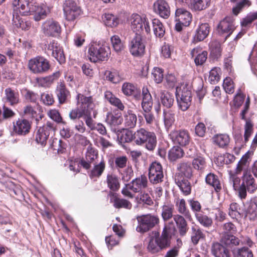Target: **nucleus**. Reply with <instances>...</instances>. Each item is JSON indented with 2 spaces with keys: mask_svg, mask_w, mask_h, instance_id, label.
<instances>
[{
  "mask_svg": "<svg viewBox=\"0 0 257 257\" xmlns=\"http://www.w3.org/2000/svg\"><path fill=\"white\" fill-rule=\"evenodd\" d=\"M13 5L19 9L20 13L22 15L34 14V19L36 21L44 19L47 16L46 8L39 6L38 4L29 0H14Z\"/></svg>",
  "mask_w": 257,
  "mask_h": 257,
  "instance_id": "1",
  "label": "nucleus"
},
{
  "mask_svg": "<svg viewBox=\"0 0 257 257\" xmlns=\"http://www.w3.org/2000/svg\"><path fill=\"white\" fill-rule=\"evenodd\" d=\"M89 58L94 63L106 61L110 54L109 46L100 43L91 44L88 49Z\"/></svg>",
  "mask_w": 257,
  "mask_h": 257,
  "instance_id": "2",
  "label": "nucleus"
},
{
  "mask_svg": "<svg viewBox=\"0 0 257 257\" xmlns=\"http://www.w3.org/2000/svg\"><path fill=\"white\" fill-rule=\"evenodd\" d=\"M92 98V96L87 97L80 93L78 94L77 99L78 106L70 111L69 113L70 118L75 120L83 117L87 108H90L92 106V104H89Z\"/></svg>",
  "mask_w": 257,
  "mask_h": 257,
  "instance_id": "3",
  "label": "nucleus"
},
{
  "mask_svg": "<svg viewBox=\"0 0 257 257\" xmlns=\"http://www.w3.org/2000/svg\"><path fill=\"white\" fill-rule=\"evenodd\" d=\"M138 225L136 228L138 232H146L154 228L160 222V219L157 215L148 214L137 218Z\"/></svg>",
  "mask_w": 257,
  "mask_h": 257,
  "instance_id": "4",
  "label": "nucleus"
},
{
  "mask_svg": "<svg viewBox=\"0 0 257 257\" xmlns=\"http://www.w3.org/2000/svg\"><path fill=\"white\" fill-rule=\"evenodd\" d=\"M50 67L49 61L42 56H37L30 59L28 68L34 74H42L47 72Z\"/></svg>",
  "mask_w": 257,
  "mask_h": 257,
  "instance_id": "5",
  "label": "nucleus"
},
{
  "mask_svg": "<svg viewBox=\"0 0 257 257\" xmlns=\"http://www.w3.org/2000/svg\"><path fill=\"white\" fill-rule=\"evenodd\" d=\"M65 19L69 22L74 21L82 14L80 7L72 0H67L63 4Z\"/></svg>",
  "mask_w": 257,
  "mask_h": 257,
  "instance_id": "6",
  "label": "nucleus"
},
{
  "mask_svg": "<svg viewBox=\"0 0 257 257\" xmlns=\"http://www.w3.org/2000/svg\"><path fill=\"white\" fill-rule=\"evenodd\" d=\"M220 35L225 36V40L228 38L236 29L233 17L227 16L220 21L217 27Z\"/></svg>",
  "mask_w": 257,
  "mask_h": 257,
  "instance_id": "7",
  "label": "nucleus"
},
{
  "mask_svg": "<svg viewBox=\"0 0 257 257\" xmlns=\"http://www.w3.org/2000/svg\"><path fill=\"white\" fill-rule=\"evenodd\" d=\"M130 52L135 57H141L145 52V44L140 34H136L128 45Z\"/></svg>",
  "mask_w": 257,
  "mask_h": 257,
  "instance_id": "8",
  "label": "nucleus"
},
{
  "mask_svg": "<svg viewBox=\"0 0 257 257\" xmlns=\"http://www.w3.org/2000/svg\"><path fill=\"white\" fill-rule=\"evenodd\" d=\"M54 130V124L49 121L42 127H40L36 133L35 140L37 143L42 146L45 145L50 133L53 132Z\"/></svg>",
  "mask_w": 257,
  "mask_h": 257,
  "instance_id": "9",
  "label": "nucleus"
},
{
  "mask_svg": "<svg viewBox=\"0 0 257 257\" xmlns=\"http://www.w3.org/2000/svg\"><path fill=\"white\" fill-rule=\"evenodd\" d=\"M43 33L47 36L56 37L60 34L61 28L59 23L53 19L45 21L41 27Z\"/></svg>",
  "mask_w": 257,
  "mask_h": 257,
  "instance_id": "10",
  "label": "nucleus"
},
{
  "mask_svg": "<svg viewBox=\"0 0 257 257\" xmlns=\"http://www.w3.org/2000/svg\"><path fill=\"white\" fill-rule=\"evenodd\" d=\"M169 136L175 144L181 146L189 145L191 140L188 131L185 130H174L170 133Z\"/></svg>",
  "mask_w": 257,
  "mask_h": 257,
  "instance_id": "11",
  "label": "nucleus"
},
{
  "mask_svg": "<svg viewBox=\"0 0 257 257\" xmlns=\"http://www.w3.org/2000/svg\"><path fill=\"white\" fill-rule=\"evenodd\" d=\"M164 174L162 167L160 163L154 162L149 168V178L150 182L156 184L163 181Z\"/></svg>",
  "mask_w": 257,
  "mask_h": 257,
  "instance_id": "12",
  "label": "nucleus"
},
{
  "mask_svg": "<svg viewBox=\"0 0 257 257\" xmlns=\"http://www.w3.org/2000/svg\"><path fill=\"white\" fill-rule=\"evenodd\" d=\"M98 157V152L92 147V144L88 146L85 153V157L82 158L80 164L84 169L88 170L91 168V164Z\"/></svg>",
  "mask_w": 257,
  "mask_h": 257,
  "instance_id": "13",
  "label": "nucleus"
},
{
  "mask_svg": "<svg viewBox=\"0 0 257 257\" xmlns=\"http://www.w3.org/2000/svg\"><path fill=\"white\" fill-rule=\"evenodd\" d=\"M31 122L26 119L19 118L13 122V132L16 135L25 136L29 133Z\"/></svg>",
  "mask_w": 257,
  "mask_h": 257,
  "instance_id": "14",
  "label": "nucleus"
},
{
  "mask_svg": "<svg viewBox=\"0 0 257 257\" xmlns=\"http://www.w3.org/2000/svg\"><path fill=\"white\" fill-rule=\"evenodd\" d=\"M154 12L164 19L169 17L171 13L170 7L165 0H157L154 4Z\"/></svg>",
  "mask_w": 257,
  "mask_h": 257,
  "instance_id": "15",
  "label": "nucleus"
},
{
  "mask_svg": "<svg viewBox=\"0 0 257 257\" xmlns=\"http://www.w3.org/2000/svg\"><path fill=\"white\" fill-rule=\"evenodd\" d=\"M48 50L50 51L52 56L60 64L65 62V57L62 47L55 41L51 42L48 46Z\"/></svg>",
  "mask_w": 257,
  "mask_h": 257,
  "instance_id": "16",
  "label": "nucleus"
},
{
  "mask_svg": "<svg viewBox=\"0 0 257 257\" xmlns=\"http://www.w3.org/2000/svg\"><path fill=\"white\" fill-rule=\"evenodd\" d=\"M185 218L184 216L178 214H175L173 216V220L176 224V229H178V233L180 236H185L189 229Z\"/></svg>",
  "mask_w": 257,
  "mask_h": 257,
  "instance_id": "17",
  "label": "nucleus"
},
{
  "mask_svg": "<svg viewBox=\"0 0 257 257\" xmlns=\"http://www.w3.org/2000/svg\"><path fill=\"white\" fill-rule=\"evenodd\" d=\"M177 170L178 172L175 177H179L190 178L192 175V169L191 164L187 162H181L177 165Z\"/></svg>",
  "mask_w": 257,
  "mask_h": 257,
  "instance_id": "18",
  "label": "nucleus"
},
{
  "mask_svg": "<svg viewBox=\"0 0 257 257\" xmlns=\"http://www.w3.org/2000/svg\"><path fill=\"white\" fill-rule=\"evenodd\" d=\"M191 14L183 8L177 9L175 12L176 21L181 23L183 26H188L192 21Z\"/></svg>",
  "mask_w": 257,
  "mask_h": 257,
  "instance_id": "19",
  "label": "nucleus"
},
{
  "mask_svg": "<svg viewBox=\"0 0 257 257\" xmlns=\"http://www.w3.org/2000/svg\"><path fill=\"white\" fill-rule=\"evenodd\" d=\"M191 92L184 89L182 91L180 99L177 98V102L180 108L183 110H186L190 105L191 101Z\"/></svg>",
  "mask_w": 257,
  "mask_h": 257,
  "instance_id": "20",
  "label": "nucleus"
},
{
  "mask_svg": "<svg viewBox=\"0 0 257 257\" xmlns=\"http://www.w3.org/2000/svg\"><path fill=\"white\" fill-rule=\"evenodd\" d=\"M172 235L166 230H163L160 236L159 232L155 233V237L157 238L161 250L170 246Z\"/></svg>",
  "mask_w": 257,
  "mask_h": 257,
  "instance_id": "21",
  "label": "nucleus"
},
{
  "mask_svg": "<svg viewBox=\"0 0 257 257\" xmlns=\"http://www.w3.org/2000/svg\"><path fill=\"white\" fill-rule=\"evenodd\" d=\"M212 140L214 145L222 149H226L230 141L229 136L226 134H216L213 137Z\"/></svg>",
  "mask_w": 257,
  "mask_h": 257,
  "instance_id": "22",
  "label": "nucleus"
},
{
  "mask_svg": "<svg viewBox=\"0 0 257 257\" xmlns=\"http://www.w3.org/2000/svg\"><path fill=\"white\" fill-rule=\"evenodd\" d=\"M191 55L195 57L194 62L196 66L203 65L206 61L208 53L206 51H201L200 48H195L192 50Z\"/></svg>",
  "mask_w": 257,
  "mask_h": 257,
  "instance_id": "23",
  "label": "nucleus"
},
{
  "mask_svg": "<svg viewBox=\"0 0 257 257\" xmlns=\"http://www.w3.org/2000/svg\"><path fill=\"white\" fill-rule=\"evenodd\" d=\"M129 184L133 188V192H139L142 189L147 187L148 179L145 175H141L140 177L134 179Z\"/></svg>",
  "mask_w": 257,
  "mask_h": 257,
  "instance_id": "24",
  "label": "nucleus"
},
{
  "mask_svg": "<svg viewBox=\"0 0 257 257\" xmlns=\"http://www.w3.org/2000/svg\"><path fill=\"white\" fill-rule=\"evenodd\" d=\"M175 203L178 213L180 215L184 216L186 219L189 220H192L191 213L187 208L185 199L178 198L175 200Z\"/></svg>",
  "mask_w": 257,
  "mask_h": 257,
  "instance_id": "25",
  "label": "nucleus"
},
{
  "mask_svg": "<svg viewBox=\"0 0 257 257\" xmlns=\"http://www.w3.org/2000/svg\"><path fill=\"white\" fill-rule=\"evenodd\" d=\"M210 26L208 23H203L199 26L196 30L194 40L197 42L202 41L208 35Z\"/></svg>",
  "mask_w": 257,
  "mask_h": 257,
  "instance_id": "26",
  "label": "nucleus"
},
{
  "mask_svg": "<svg viewBox=\"0 0 257 257\" xmlns=\"http://www.w3.org/2000/svg\"><path fill=\"white\" fill-rule=\"evenodd\" d=\"M121 90L125 95L133 96L136 99L140 96V90L136 86L131 83H124L122 85Z\"/></svg>",
  "mask_w": 257,
  "mask_h": 257,
  "instance_id": "27",
  "label": "nucleus"
},
{
  "mask_svg": "<svg viewBox=\"0 0 257 257\" xmlns=\"http://www.w3.org/2000/svg\"><path fill=\"white\" fill-rule=\"evenodd\" d=\"M187 179L184 177H180V176L175 177L176 184L185 195H189L191 192V186Z\"/></svg>",
  "mask_w": 257,
  "mask_h": 257,
  "instance_id": "28",
  "label": "nucleus"
},
{
  "mask_svg": "<svg viewBox=\"0 0 257 257\" xmlns=\"http://www.w3.org/2000/svg\"><path fill=\"white\" fill-rule=\"evenodd\" d=\"M56 93L58 99L59 103H65L68 98L70 96L69 91L66 88L65 84L61 83L59 84L56 90Z\"/></svg>",
  "mask_w": 257,
  "mask_h": 257,
  "instance_id": "29",
  "label": "nucleus"
},
{
  "mask_svg": "<svg viewBox=\"0 0 257 257\" xmlns=\"http://www.w3.org/2000/svg\"><path fill=\"white\" fill-rule=\"evenodd\" d=\"M211 250L215 257H230L228 250L218 242L212 244Z\"/></svg>",
  "mask_w": 257,
  "mask_h": 257,
  "instance_id": "30",
  "label": "nucleus"
},
{
  "mask_svg": "<svg viewBox=\"0 0 257 257\" xmlns=\"http://www.w3.org/2000/svg\"><path fill=\"white\" fill-rule=\"evenodd\" d=\"M242 184L247 188L249 192L252 193L257 189V185L254 182V178L247 171L244 172Z\"/></svg>",
  "mask_w": 257,
  "mask_h": 257,
  "instance_id": "31",
  "label": "nucleus"
},
{
  "mask_svg": "<svg viewBox=\"0 0 257 257\" xmlns=\"http://www.w3.org/2000/svg\"><path fill=\"white\" fill-rule=\"evenodd\" d=\"M5 99L12 106L18 104L20 102V96L18 92L11 88H7L5 90Z\"/></svg>",
  "mask_w": 257,
  "mask_h": 257,
  "instance_id": "32",
  "label": "nucleus"
},
{
  "mask_svg": "<svg viewBox=\"0 0 257 257\" xmlns=\"http://www.w3.org/2000/svg\"><path fill=\"white\" fill-rule=\"evenodd\" d=\"M143 99L142 107L143 110H151L153 107V99L152 96L147 87L142 89Z\"/></svg>",
  "mask_w": 257,
  "mask_h": 257,
  "instance_id": "33",
  "label": "nucleus"
},
{
  "mask_svg": "<svg viewBox=\"0 0 257 257\" xmlns=\"http://www.w3.org/2000/svg\"><path fill=\"white\" fill-rule=\"evenodd\" d=\"M131 28L136 34L141 32L143 31V23L144 19L138 14H134L131 17Z\"/></svg>",
  "mask_w": 257,
  "mask_h": 257,
  "instance_id": "34",
  "label": "nucleus"
},
{
  "mask_svg": "<svg viewBox=\"0 0 257 257\" xmlns=\"http://www.w3.org/2000/svg\"><path fill=\"white\" fill-rule=\"evenodd\" d=\"M106 183L108 188L112 191L115 192L119 189V179L115 174H108L106 176Z\"/></svg>",
  "mask_w": 257,
  "mask_h": 257,
  "instance_id": "35",
  "label": "nucleus"
},
{
  "mask_svg": "<svg viewBox=\"0 0 257 257\" xmlns=\"http://www.w3.org/2000/svg\"><path fill=\"white\" fill-rule=\"evenodd\" d=\"M17 8L14 9V14L13 15V24L17 27L21 28L22 30H28L31 27V23L28 21L24 22L20 18V16L17 12Z\"/></svg>",
  "mask_w": 257,
  "mask_h": 257,
  "instance_id": "36",
  "label": "nucleus"
},
{
  "mask_svg": "<svg viewBox=\"0 0 257 257\" xmlns=\"http://www.w3.org/2000/svg\"><path fill=\"white\" fill-rule=\"evenodd\" d=\"M205 181L207 184L213 187L217 192L220 191L222 189L218 177L213 173H210L207 174L205 178Z\"/></svg>",
  "mask_w": 257,
  "mask_h": 257,
  "instance_id": "37",
  "label": "nucleus"
},
{
  "mask_svg": "<svg viewBox=\"0 0 257 257\" xmlns=\"http://www.w3.org/2000/svg\"><path fill=\"white\" fill-rule=\"evenodd\" d=\"M160 101L163 106L170 108L174 102V96L168 91L162 90L160 94Z\"/></svg>",
  "mask_w": 257,
  "mask_h": 257,
  "instance_id": "38",
  "label": "nucleus"
},
{
  "mask_svg": "<svg viewBox=\"0 0 257 257\" xmlns=\"http://www.w3.org/2000/svg\"><path fill=\"white\" fill-rule=\"evenodd\" d=\"M221 242L228 247H232L239 245V239L233 234H222L220 239Z\"/></svg>",
  "mask_w": 257,
  "mask_h": 257,
  "instance_id": "39",
  "label": "nucleus"
},
{
  "mask_svg": "<svg viewBox=\"0 0 257 257\" xmlns=\"http://www.w3.org/2000/svg\"><path fill=\"white\" fill-rule=\"evenodd\" d=\"M60 75V72L59 71H56L49 76L38 78L37 82L39 85L42 87H47L52 84L54 81L58 79Z\"/></svg>",
  "mask_w": 257,
  "mask_h": 257,
  "instance_id": "40",
  "label": "nucleus"
},
{
  "mask_svg": "<svg viewBox=\"0 0 257 257\" xmlns=\"http://www.w3.org/2000/svg\"><path fill=\"white\" fill-rule=\"evenodd\" d=\"M112 194L113 198L111 199V202H113V206L115 208H123L127 209H131L132 208V204L129 201L124 199L119 198L114 195V193Z\"/></svg>",
  "mask_w": 257,
  "mask_h": 257,
  "instance_id": "41",
  "label": "nucleus"
},
{
  "mask_svg": "<svg viewBox=\"0 0 257 257\" xmlns=\"http://www.w3.org/2000/svg\"><path fill=\"white\" fill-rule=\"evenodd\" d=\"M105 168V163L102 160L98 164L94 165L93 168L89 172L91 178H99L103 173Z\"/></svg>",
  "mask_w": 257,
  "mask_h": 257,
  "instance_id": "42",
  "label": "nucleus"
},
{
  "mask_svg": "<svg viewBox=\"0 0 257 257\" xmlns=\"http://www.w3.org/2000/svg\"><path fill=\"white\" fill-rule=\"evenodd\" d=\"M104 97L111 105L117 107L121 110H123L124 109V106L121 102V100L119 98L116 97L111 92L106 91L104 93Z\"/></svg>",
  "mask_w": 257,
  "mask_h": 257,
  "instance_id": "43",
  "label": "nucleus"
},
{
  "mask_svg": "<svg viewBox=\"0 0 257 257\" xmlns=\"http://www.w3.org/2000/svg\"><path fill=\"white\" fill-rule=\"evenodd\" d=\"M89 104H92V106L90 108H87L83 117H84V120L87 126L89 127L91 130H94L95 125L93 123V120L92 119L91 114V111H93L95 107V104L93 102V98H92L90 102H89Z\"/></svg>",
  "mask_w": 257,
  "mask_h": 257,
  "instance_id": "44",
  "label": "nucleus"
},
{
  "mask_svg": "<svg viewBox=\"0 0 257 257\" xmlns=\"http://www.w3.org/2000/svg\"><path fill=\"white\" fill-rule=\"evenodd\" d=\"M210 0H191L190 8L194 11H202L210 5Z\"/></svg>",
  "mask_w": 257,
  "mask_h": 257,
  "instance_id": "45",
  "label": "nucleus"
},
{
  "mask_svg": "<svg viewBox=\"0 0 257 257\" xmlns=\"http://www.w3.org/2000/svg\"><path fill=\"white\" fill-rule=\"evenodd\" d=\"M184 155V151L181 147L174 146L169 152L168 158L170 161L174 162L183 157Z\"/></svg>",
  "mask_w": 257,
  "mask_h": 257,
  "instance_id": "46",
  "label": "nucleus"
},
{
  "mask_svg": "<svg viewBox=\"0 0 257 257\" xmlns=\"http://www.w3.org/2000/svg\"><path fill=\"white\" fill-rule=\"evenodd\" d=\"M152 24L154 33L155 36L159 38H162L165 33V28L162 23L159 20L154 19L152 21Z\"/></svg>",
  "mask_w": 257,
  "mask_h": 257,
  "instance_id": "47",
  "label": "nucleus"
},
{
  "mask_svg": "<svg viewBox=\"0 0 257 257\" xmlns=\"http://www.w3.org/2000/svg\"><path fill=\"white\" fill-rule=\"evenodd\" d=\"M151 132L148 131L144 128H140L135 133V142L138 145L144 144V139L149 137V133Z\"/></svg>",
  "mask_w": 257,
  "mask_h": 257,
  "instance_id": "48",
  "label": "nucleus"
},
{
  "mask_svg": "<svg viewBox=\"0 0 257 257\" xmlns=\"http://www.w3.org/2000/svg\"><path fill=\"white\" fill-rule=\"evenodd\" d=\"M23 113L24 115L30 118H35L37 122L41 119L43 117L42 114L38 113L31 105L26 106L24 108Z\"/></svg>",
  "mask_w": 257,
  "mask_h": 257,
  "instance_id": "49",
  "label": "nucleus"
},
{
  "mask_svg": "<svg viewBox=\"0 0 257 257\" xmlns=\"http://www.w3.org/2000/svg\"><path fill=\"white\" fill-rule=\"evenodd\" d=\"M106 121L111 127L118 125L122 122V117L120 113L107 114Z\"/></svg>",
  "mask_w": 257,
  "mask_h": 257,
  "instance_id": "50",
  "label": "nucleus"
},
{
  "mask_svg": "<svg viewBox=\"0 0 257 257\" xmlns=\"http://www.w3.org/2000/svg\"><path fill=\"white\" fill-rule=\"evenodd\" d=\"M163 117L165 127L169 129L175 121V113L171 110H164Z\"/></svg>",
  "mask_w": 257,
  "mask_h": 257,
  "instance_id": "51",
  "label": "nucleus"
},
{
  "mask_svg": "<svg viewBox=\"0 0 257 257\" xmlns=\"http://www.w3.org/2000/svg\"><path fill=\"white\" fill-rule=\"evenodd\" d=\"M137 117L132 110H128L124 116L125 125L128 128H134L137 124Z\"/></svg>",
  "mask_w": 257,
  "mask_h": 257,
  "instance_id": "52",
  "label": "nucleus"
},
{
  "mask_svg": "<svg viewBox=\"0 0 257 257\" xmlns=\"http://www.w3.org/2000/svg\"><path fill=\"white\" fill-rule=\"evenodd\" d=\"M157 140L154 133L150 132L149 137L144 139V145L147 149L149 151H153L156 146Z\"/></svg>",
  "mask_w": 257,
  "mask_h": 257,
  "instance_id": "53",
  "label": "nucleus"
},
{
  "mask_svg": "<svg viewBox=\"0 0 257 257\" xmlns=\"http://www.w3.org/2000/svg\"><path fill=\"white\" fill-rule=\"evenodd\" d=\"M173 210L174 207L172 205H164L162 206L161 215L165 222L169 221L172 218H173Z\"/></svg>",
  "mask_w": 257,
  "mask_h": 257,
  "instance_id": "54",
  "label": "nucleus"
},
{
  "mask_svg": "<svg viewBox=\"0 0 257 257\" xmlns=\"http://www.w3.org/2000/svg\"><path fill=\"white\" fill-rule=\"evenodd\" d=\"M102 20L104 24L110 27H116L119 22L118 19L115 16L110 14L103 15Z\"/></svg>",
  "mask_w": 257,
  "mask_h": 257,
  "instance_id": "55",
  "label": "nucleus"
},
{
  "mask_svg": "<svg viewBox=\"0 0 257 257\" xmlns=\"http://www.w3.org/2000/svg\"><path fill=\"white\" fill-rule=\"evenodd\" d=\"M191 230V240L194 244H197L200 239L204 238V235L198 226H192Z\"/></svg>",
  "mask_w": 257,
  "mask_h": 257,
  "instance_id": "56",
  "label": "nucleus"
},
{
  "mask_svg": "<svg viewBox=\"0 0 257 257\" xmlns=\"http://www.w3.org/2000/svg\"><path fill=\"white\" fill-rule=\"evenodd\" d=\"M195 216L197 221L205 227H209L212 225V219L202 213H195Z\"/></svg>",
  "mask_w": 257,
  "mask_h": 257,
  "instance_id": "57",
  "label": "nucleus"
},
{
  "mask_svg": "<svg viewBox=\"0 0 257 257\" xmlns=\"http://www.w3.org/2000/svg\"><path fill=\"white\" fill-rule=\"evenodd\" d=\"M249 158V155L247 153L244 155L240 160L238 162L237 167L236 168L235 173L239 174L240 172L244 170V172L246 171L248 166V159Z\"/></svg>",
  "mask_w": 257,
  "mask_h": 257,
  "instance_id": "58",
  "label": "nucleus"
},
{
  "mask_svg": "<svg viewBox=\"0 0 257 257\" xmlns=\"http://www.w3.org/2000/svg\"><path fill=\"white\" fill-rule=\"evenodd\" d=\"M209 48L211 53L215 57L218 58L221 56V43L217 40L212 41L209 44Z\"/></svg>",
  "mask_w": 257,
  "mask_h": 257,
  "instance_id": "59",
  "label": "nucleus"
},
{
  "mask_svg": "<svg viewBox=\"0 0 257 257\" xmlns=\"http://www.w3.org/2000/svg\"><path fill=\"white\" fill-rule=\"evenodd\" d=\"M239 206L236 203H232L230 205L228 209V215L233 219H238L241 218V214L239 212Z\"/></svg>",
  "mask_w": 257,
  "mask_h": 257,
  "instance_id": "60",
  "label": "nucleus"
},
{
  "mask_svg": "<svg viewBox=\"0 0 257 257\" xmlns=\"http://www.w3.org/2000/svg\"><path fill=\"white\" fill-rule=\"evenodd\" d=\"M118 139L121 143H129L133 140H135V133L128 130H125L121 133V136L118 135Z\"/></svg>",
  "mask_w": 257,
  "mask_h": 257,
  "instance_id": "61",
  "label": "nucleus"
},
{
  "mask_svg": "<svg viewBox=\"0 0 257 257\" xmlns=\"http://www.w3.org/2000/svg\"><path fill=\"white\" fill-rule=\"evenodd\" d=\"M246 215L250 219L255 220L257 218V202H251L246 210Z\"/></svg>",
  "mask_w": 257,
  "mask_h": 257,
  "instance_id": "62",
  "label": "nucleus"
},
{
  "mask_svg": "<svg viewBox=\"0 0 257 257\" xmlns=\"http://www.w3.org/2000/svg\"><path fill=\"white\" fill-rule=\"evenodd\" d=\"M234 256L240 257H253V254L251 250L248 248L243 247L241 248L234 249L232 250Z\"/></svg>",
  "mask_w": 257,
  "mask_h": 257,
  "instance_id": "63",
  "label": "nucleus"
},
{
  "mask_svg": "<svg viewBox=\"0 0 257 257\" xmlns=\"http://www.w3.org/2000/svg\"><path fill=\"white\" fill-rule=\"evenodd\" d=\"M148 249L152 253L158 252L161 250L158 241L155 236L150 238L148 245Z\"/></svg>",
  "mask_w": 257,
  "mask_h": 257,
  "instance_id": "64",
  "label": "nucleus"
}]
</instances>
